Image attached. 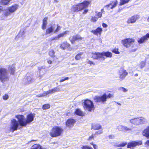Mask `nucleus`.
Here are the masks:
<instances>
[{
    "mask_svg": "<svg viewBox=\"0 0 149 149\" xmlns=\"http://www.w3.org/2000/svg\"><path fill=\"white\" fill-rule=\"evenodd\" d=\"M90 3V1L85 0L82 2L74 5L71 8V11L72 13H75L81 11L84 8H87Z\"/></svg>",
    "mask_w": 149,
    "mask_h": 149,
    "instance_id": "f257e3e1",
    "label": "nucleus"
},
{
    "mask_svg": "<svg viewBox=\"0 0 149 149\" xmlns=\"http://www.w3.org/2000/svg\"><path fill=\"white\" fill-rule=\"evenodd\" d=\"M63 132V129L61 127L55 126L51 129L49 135L52 137H56L61 136Z\"/></svg>",
    "mask_w": 149,
    "mask_h": 149,
    "instance_id": "f03ea898",
    "label": "nucleus"
},
{
    "mask_svg": "<svg viewBox=\"0 0 149 149\" xmlns=\"http://www.w3.org/2000/svg\"><path fill=\"white\" fill-rule=\"evenodd\" d=\"M113 96V95L110 93L107 95L106 93L100 96L96 95L93 98L94 102L95 103H100L104 104L107 101V99L110 98Z\"/></svg>",
    "mask_w": 149,
    "mask_h": 149,
    "instance_id": "7ed1b4c3",
    "label": "nucleus"
},
{
    "mask_svg": "<svg viewBox=\"0 0 149 149\" xmlns=\"http://www.w3.org/2000/svg\"><path fill=\"white\" fill-rule=\"evenodd\" d=\"M83 107L85 109L89 111L94 110L95 109L94 105L93 102L88 99L84 100L83 102Z\"/></svg>",
    "mask_w": 149,
    "mask_h": 149,
    "instance_id": "20e7f679",
    "label": "nucleus"
},
{
    "mask_svg": "<svg viewBox=\"0 0 149 149\" xmlns=\"http://www.w3.org/2000/svg\"><path fill=\"white\" fill-rule=\"evenodd\" d=\"M15 117L18 120V122L21 127H26V120L24 115L21 114H17L15 116Z\"/></svg>",
    "mask_w": 149,
    "mask_h": 149,
    "instance_id": "39448f33",
    "label": "nucleus"
},
{
    "mask_svg": "<svg viewBox=\"0 0 149 149\" xmlns=\"http://www.w3.org/2000/svg\"><path fill=\"white\" fill-rule=\"evenodd\" d=\"M20 124L18 121L15 119H13L11 121L10 126L9 130L10 131L13 132L17 130Z\"/></svg>",
    "mask_w": 149,
    "mask_h": 149,
    "instance_id": "423d86ee",
    "label": "nucleus"
},
{
    "mask_svg": "<svg viewBox=\"0 0 149 149\" xmlns=\"http://www.w3.org/2000/svg\"><path fill=\"white\" fill-rule=\"evenodd\" d=\"M135 42V39L130 38H126L121 40V43L123 45L127 48H128L132 43H134Z\"/></svg>",
    "mask_w": 149,
    "mask_h": 149,
    "instance_id": "0eeeda50",
    "label": "nucleus"
},
{
    "mask_svg": "<svg viewBox=\"0 0 149 149\" xmlns=\"http://www.w3.org/2000/svg\"><path fill=\"white\" fill-rule=\"evenodd\" d=\"M142 144V142L141 141H132L127 143V148L133 149L136 146H139Z\"/></svg>",
    "mask_w": 149,
    "mask_h": 149,
    "instance_id": "6e6552de",
    "label": "nucleus"
},
{
    "mask_svg": "<svg viewBox=\"0 0 149 149\" xmlns=\"http://www.w3.org/2000/svg\"><path fill=\"white\" fill-rule=\"evenodd\" d=\"M76 122V120L72 118L68 119L65 122V126L67 127L71 128L73 127Z\"/></svg>",
    "mask_w": 149,
    "mask_h": 149,
    "instance_id": "1a4fd4ad",
    "label": "nucleus"
},
{
    "mask_svg": "<svg viewBox=\"0 0 149 149\" xmlns=\"http://www.w3.org/2000/svg\"><path fill=\"white\" fill-rule=\"evenodd\" d=\"M131 123L134 125H138L144 123V121L141 118H137L131 119L130 120Z\"/></svg>",
    "mask_w": 149,
    "mask_h": 149,
    "instance_id": "9d476101",
    "label": "nucleus"
},
{
    "mask_svg": "<svg viewBox=\"0 0 149 149\" xmlns=\"http://www.w3.org/2000/svg\"><path fill=\"white\" fill-rule=\"evenodd\" d=\"M119 77L120 80H123L128 74V72L123 68H121L119 71Z\"/></svg>",
    "mask_w": 149,
    "mask_h": 149,
    "instance_id": "9b49d317",
    "label": "nucleus"
},
{
    "mask_svg": "<svg viewBox=\"0 0 149 149\" xmlns=\"http://www.w3.org/2000/svg\"><path fill=\"white\" fill-rule=\"evenodd\" d=\"M60 47L62 50L67 49L70 50L71 49L70 44L67 41L62 42L60 45Z\"/></svg>",
    "mask_w": 149,
    "mask_h": 149,
    "instance_id": "f8f14e48",
    "label": "nucleus"
},
{
    "mask_svg": "<svg viewBox=\"0 0 149 149\" xmlns=\"http://www.w3.org/2000/svg\"><path fill=\"white\" fill-rule=\"evenodd\" d=\"M60 91V89L58 87H56L53 88L49 90L48 91L44 92L42 94V95H40L39 96V97H41L43 96H45L49 94H51L56 92H59Z\"/></svg>",
    "mask_w": 149,
    "mask_h": 149,
    "instance_id": "ddd939ff",
    "label": "nucleus"
},
{
    "mask_svg": "<svg viewBox=\"0 0 149 149\" xmlns=\"http://www.w3.org/2000/svg\"><path fill=\"white\" fill-rule=\"evenodd\" d=\"M139 18V15H133L128 18L127 21V23L128 24L134 23Z\"/></svg>",
    "mask_w": 149,
    "mask_h": 149,
    "instance_id": "4468645a",
    "label": "nucleus"
},
{
    "mask_svg": "<svg viewBox=\"0 0 149 149\" xmlns=\"http://www.w3.org/2000/svg\"><path fill=\"white\" fill-rule=\"evenodd\" d=\"M91 57L94 60H102L101 52H92L91 53Z\"/></svg>",
    "mask_w": 149,
    "mask_h": 149,
    "instance_id": "2eb2a0df",
    "label": "nucleus"
},
{
    "mask_svg": "<svg viewBox=\"0 0 149 149\" xmlns=\"http://www.w3.org/2000/svg\"><path fill=\"white\" fill-rule=\"evenodd\" d=\"M35 117V114L31 113L27 115L26 116V122L27 125L29 124L33 121Z\"/></svg>",
    "mask_w": 149,
    "mask_h": 149,
    "instance_id": "dca6fc26",
    "label": "nucleus"
},
{
    "mask_svg": "<svg viewBox=\"0 0 149 149\" xmlns=\"http://www.w3.org/2000/svg\"><path fill=\"white\" fill-rule=\"evenodd\" d=\"M103 30L102 28L97 27L95 30H93L91 32L94 35L97 36H100L102 33Z\"/></svg>",
    "mask_w": 149,
    "mask_h": 149,
    "instance_id": "f3484780",
    "label": "nucleus"
},
{
    "mask_svg": "<svg viewBox=\"0 0 149 149\" xmlns=\"http://www.w3.org/2000/svg\"><path fill=\"white\" fill-rule=\"evenodd\" d=\"M83 38L81 37L80 35L76 34L72 37V38L70 40V41L72 44H73L74 43L75 41L77 40H81Z\"/></svg>",
    "mask_w": 149,
    "mask_h": 149,
    "instance_id": "a211bd4d",
    "label": "nucleus"
},
{
    "mask_svg": "<svg viewBox=\"0 0 149 149\" xmlns=\"http://www.w3.org/2000/svg\"><path fill=\"white\" fill-rule=\"evenodd\" d=\"M118 3V1L117 0L115 1H111L110 3L105 6V7L108 8L110 6H111L110 7L111 9H113V8L115 7L117 5Z\"/></svg>",
    "mask_w": 149,
    "mask_h": 149,
    "instance_id": "6ab92c4d",
    "label": "nucleus"
},
{
    "mask_svg": "<svg viewBox=\"0 0 149 149\" xmlns=\"http://www.w3.org/2000/svg\"><path fill=\"white\" fill-rule=\"evenodd\" d=\"M101 54L102 61H104L105 59L104 56H106V57L111 58L112 56V54L111 52L108 51L102 52H101Z\"/></svg>",
    "mask_w": 149,
    "mask_h": 149,
    "instance_id": "aec40b11",
    "label": "nucleus"
},
{
    "mask_svg": "<svg viewBox=\"0 0 149 149\" xmlns=\"http://www.w3.org/2000/svg\"><path fill=\"white\" fill-rule=\"evenodd\" d=\"M91 129H93L94 130H97L102 129V128L100 124L94 123L92 125Z\"/></svg>",
    "mask_w": 149,
    "mask_h": 149,
    "instance_id": "412c9836",
    "label": "nucleus"
},
{
    "mask_svg": "<svg viewBox=\"0 0 149 149\" xmlns=\"http://www.w3.org/2000/svg\"><path fill=\"white\" fill-rule=\"evenodd\" d=\"M18 6L17 5L15 4L9 7L8 10L10 12L12 13L17 10L18 8Z\"/></svg>",
    "mask_w": 149,
    "mask_h": 149,
    "instance_id": "4be33fe9",
    "label": "nucleus"
},
{
    "mask_svg": "<svg viewBox=\"0 0 149 149\" xmlns=\"http://www.w3.org/2000/svg\"><path fill=\"white\" fill-rule=\"evenodd\" d=\"M142 134L143 136L149 138V126L147 127L142 132Z\"/></svg>",
    "mask_w": 149,
    "mask_h": 149,
    "instance_id": "5701e85b",
    "label": "nucleus"
},
{
    "mask_svg": "<svg viewBox=\"0 0 149 149\" xmlns=\"http://www.w3.org/2000/svg\"><path fill=\"white\" fill-rule=\"evenodd\" d=\"M74 113L76 115L79 116H83L85 115L84 113L80 109L78 108L75 109Z\"/></svg>",
    "mask_w": 149,
    "mask_h": 149,
    "instance_id": "b1692460",
    "label": "nucleus"
},
{
    "mask_svg": "<svg viewBox=\"0 0 149 149\" xmlns=\"http://www.w3.org/2000/svg\"><path fill=\"white\" fill-rule=\"evenodd\" d=\"M48 17H44L42 20V28L43 30H45L47 24V20Z\"/></svg>",
    "mask_w": 149,
    "mask_h": 149,
    "instance_id": "393cba45",
    "label": "nucleus"
},
{
    "mask_svg": "<svg viewBox=\"0 0 149 149\" xmlns=\"http://www.w3.org/2000/svg\"><path fill=\"white\" fill-rule=\"evenodd\" d=\"M54 27L53 26H51L46 29L45 34L47 35L50 34L52 32L54 31Z\"/></svg>",
    "mask_w": 149,
    "mask_h": 149,
    "instance_id": "a878e982",
    "label": "nucleus"
},
{
    "mask_svg": "<svg viewBox=\"0 0 149 149\" xmlns=\"http://www.w3.org/2000/svg\"><path fill=\"white\" fill-rule=\"evenodd\" d=\"M9 69L10 71V74L13 75L15 74V67L13 65H10L9 67Z\"/></svg>",
    "mask_w": 149,
    "mask_h": 149,
    "instance_id": "bb28decb",
    "label": "nucleus"
},
{
    "mask_svg": "<svg viewBox=\"0 0 149 149\" xmlns=\"http://www.w3.org/2000/svg\"><path fill=\"white\" fill-rule=\"evenodd\" d=\"M31 148V149H42V146L39 144H35L32 145Z\"/></svg>",
    "mask_w": 149,
    "mask_h": 149,
    "instance_id": "cd10ccee",
    "label": "nucleus"
},
{
    "mask_svg": "<svg viewBox=\"0 0 149 149\" xmlns=\"http://www.w3.org/2000/svg\"><path fill=\"white\" fill-rule=\"evenodd\" d=\"M66 32V31H65L58 34L54 38V39H58L60 38L63 37L64 36V35L67 33Z\"/></svg>",
    "mask_w": 149,
    "mask_h": 149,
    "instance_id": "c85d7f7f",
    "label": "nucleus"
},
{
    "mask_svg": "<svg viewBox=\"0 0 149 149\" xmlns=\"http://www.w3.org/2000/svg\"><path fill=\"white\" fill-rule=\"evenodd\" d=\"M83 52H80L77 54L75 56V58L76 60H79L81 58V56L83 54Z\"/></svg>",
    "mask_w": 149,
    "mask_h": 149,
    "instance_id": "c756f323",
    "label": "nucleus"
},
{
    "mask_svg": "<svg viewBox=\"0 0 149 149\" xmlns=\"http://www.w3.org/2000/svg\"><path fill=\"white\" fill-rule=\"evenodd\" d=\"M10 0H0V4L3 5L8 4Z\"/></svg>",
    "mask_w": 149,
    "mask_h": 149,
    "instance_id": "7c9ffc66",
    "label": "nucleus"
},
{
    "mask_svg": "<svg viewBox=\"0 0 149 149\" xmlns=\"http://www.w3.org/2000/svg\"><path fill=\"white\" fill-rule=\"evenodd\" d=\"M146 40H147L146 38L144 36H143L138 40V42L139 44H141L144 43Z\"/></svg>",
    "mask_w": 149,
    "mask_h": 149,
    "instance_id": "2f4dec72",
    "label": "nucleus"
},
{
    "mask_svg": "<svg viewBox=\"0 0 149 149\" xmlns=\"http://www.w3.org/2000/svg\"><path fill=\"white\" fill-rule=\"evenodd\" d=\"M119 6H122L126 3H127L130 0H120Z\"/></svg>",
    "mask_w": 149,
    "mask_h": 149,
    "instance_id": "473e14b6",
    "label": "nucleus"
},
{
    "mask_svg": "<svg viewBox=\"0 0 149 149\" xmlns=\"http://www.w3.org/2000/svg\"><path fill=\"white\" fill-rule=\"evenodd\" d=\"M50 105L49 104H43L42 106V109L43 110H46L50 108Z\"/></svg>",
    "mask_w": 149,
    "mask_h": 149,
    "instance_id": "72a5a7b5",
    "label": "nucleus"
},
{
    "mask_svg": "<svg viewBox=\"0 0 149 149\" xmlns=\"http://www.w3.org/2000/svg\"><path fill=\"white\" fill-rule=\"evenodd\" d=\"M48 54L49 56L52 57H54L55 56V52L53 50H50L49 51Z\"/></svg>",
    "mask_w": 149,
    "mask_h": 149,
    "instance_id": "f704fd0d",
    "label": "nucleus"
},
{
    "mask_svg": "<svg viewBox=\"0 0 149 149\" xmlns=\"http://www.w3.org/2000/svg\"><path fill=\"white\" fill-rule=\"evenodd\" d=\"M127 144V143L126 142H123L120 144H119L116 145L117 147H123L125 146Z\"/></svg>",
    "mask_w": 149,
    "mask_h": 149,
    "instance_id": "c9c22d12",
    "label": "nucleus"
},
{
    "mask_svg": "<svg viewBox=\"0 0 149 149\" xmlns=\"http://www.w3.org/2000/svg\"><path fill=\"white\" fill-rule=\"evenodd\" d=\"M111 51L113 53L116 54H118L120 53V52L118 51V49L116 47L114 48Z\"/></svg>",
    "mask_w": 149,
    "mask_h": 149,
    "instance_id": "e433bc0d",
    "label": "nucleus"
},
{
    "mask_svg": "<svg viewBox=\"0 0 149 149\" xmlns=\"http://www.w3.org/2000/svg\"><path fill=\"white\" fill-rule=\"evenodd\" d=\"M98 18L95 16H92L91 19V22H95L97 21Z\"/></svg>",
    "mask_w": 149,
    "mask_h": 149,
    "instance_id": "4c0bfd02",
    "label": "nucleus"
},
{
    "mask_svg": "<svg viewBox=\"0 0 149 149\" xmlns=\"http://www.w3.org/2000/svg\"><path fill=\"white\" fill-rule=\"evenodd\" d=\"M81 149H93L91 146H83L81 147Z\"/></svg>",
    "mask_w": 149,
    "mask_h": 149,
    "instance_id": "58836bf2",
    "label": "nucleus"
},
{
    "mask_svg": "<svg viewBox=\"0 0 149 149\" xmlns=\"http://www.w3.org/2000/svg\"><path fill=\"white\" fill-rule=\"evenodd\" d=\"M96 16L98 18H101L102 17V13L101 12H96Z\"/></svg>",
    "mask_w": 149,
    "mask_h": 149,
    "instance_id": "ea45409f",
    "label": "nucleus"
},
{
    "mask_svg": "<svg viewBox=\"0 0 149 149\" xmlns=\"http://www.w3.org/2000/svg\"><path fill=\"white\" fill-rule=\"evenodd\" d=\"M122 129L123 131H128L131 130V129L128 128L126 126H123L122 127Z\"/></svg>",
    "mask_w": 149,
    "mask_h": 149,
    "instance_id": "a19ab883",
    "label": "nucleus"
},
{
    "mask_svg": "<svg viewBox=\"0 0 149 149\" xmlns=\"http://www.w3.org/2000/svg\"><path fill=\"white\" fill-rule=\"evenodd\" d=\"M95 136V134H92L91 136H90L88 139V140L91 141L94 139Z\"/></svg>",
    "mask_w": 149,
    "mask_h": 149,
    "instance_id": "79ce46f5",
    "label": "nucleus"
},
{
    "mask_svg": "<svg viewBox=\"0 0 149 149\" xmlns=\"http://www.w3.org/2000/svg\"><path fill=\"white\" fill-rule=\"evenodd\" d=\"M60 29L61 27L58 25H57V26L56 28L54 31V33H56L58 32L60 30Z\"/></svg>",
    "mask_w": 149,
    "mask_h": 149,
    "instance_id": "37998d69",
    "label": "nucleus"
},
{
    "mask_svg": "<svg viewBox=\"0 0 149 149\" xmlns=\"http://www.w3.org/2000/svg\"><path fill=\"white\" fill-rule=\"evenodd\" d=\"M103 132L102 130L96 131L95 134V135H99L102 134Z\"/></svg>",
    "mask_w": 149,
    "mask_h": 149,
    "instance_id": "c03bdc74",
    "label": "nucleus"
},
{
    "mask_svg": "<svg viewBox=\"0 0 149 149\" xmlns=\"http://www.w3.org/2000/svg\"><path fill=\"white\" fill-rule=\"evenodd\" d=\"M119 90H121L123 92H126L128 91V90L124 87H121L119 88Z\"/></svg>",
    "mask_w": 149,
    "mask_h": 149,
    "instance_id": "a18cd8bd",
    "label": "nucleus"
},
{
    "mask_svg": "<svg viewBox=\"0 0 149 149\" xmlns=\"http://www.w3.org/2000/svg\"><path fill=\"white\" fill-rule=\"evenodd\" d=\"M87 63L88 64H90L91 65H94L95 64V63H94L93 61L90 60H88V61H87Z\"/></svg>",
    "mask_w": 149,
    "mask_h": 149,
    "instance_id": "49530a36",
    "label": "nucleus"
},
{
    "mask_svg": "<svg viewBox=\"0 0 149 149\" xmlns=\"http://www.w3.org/2000/svg\"><path fill=\"white\" fill-rule=\"evenodd\" d=\"M8 98V96L7 94H5L3 96V98L4 100H6Z\"/></svg>",
    "mask_w": 149,
    "mask_h": 149,
    "instance_id": "de8ad7c7",
    "label": "nucleus"
},
{
    "mask_svg": "<svg viewBox=\"0 0 149 149\" xmlns=\"http://www.w3.org/2000/svg\"><path fill=\"white\" fill-rule=\"evenodd\" d=\"M69 79L68 77H66L60 80V82H63L66 80H68Z\"/></svg>",
    "mask_w": 149,
    "mask_h": 149,
    "instance_id": "09e8293b",
    "label": "nucleus"
},
{
    "mask_svg": "<svg viewBox=\"0 0 149 149\" xmlns=\"http://www.w3.org/2000/svg\"><path fill=\"white\" fill-rule=\"evenodd\" d=\"M88 11V9H86L84 10L83 11L82 13L83 14H86Z\"/></svg>",
    "mask_w": 149,
    "mask_h": 149,
    "instance_id": "8fccbe9b",
    "label": "nucleus"
},
{
    "mask_svg": "<svg viewBox=\"0 0 149 149\" xmlns=\"http://www.w3.org/2000/svg\"><path fill=\"white\" fill-rule=\"evenodd\" d=\"M146 38V39L147 40L149 38V32L147 33L144 36Z\"/></svg>",
    "mask_w": 149,
    "mask_h": 149,
    "instance_id": "3c124183",
    "label": "nucleus"
},
{
    "mask_svg": "<svg viewBox=\"0 0 149 149\" xmlns=\"http://www.w3.org/2000/svg\"><path fill=\"white\" fill-rule=\"evenodd\" d=\"M108 137L109 139H113L114 137V136L113 135H110L108 136Z\"/></svg>",
    "mask_w": 149,
    "mask_h": 149,
    "instance_id": "603ef678",
    "label": "nucleus"
},
{
    "mask_svg": "<svg viewBox=\"0 0 149 149\" xmlns=\"http://www.w3.org/2000/svg\"><path fill=\"white\" fill-rule=\"evenodd\" d=\"M103 27L104 28H107V25L105 23H103L102 24Z\"/></svg>",
    "mask_w": 149,
    "mask_h": 149,
    "instance_id": "864d4df0",
    "label": "nucleus"
},
{
    "mask_svg": "<svg viewBox=\"0 0 149 149\" xmlns=\"http://www.w3.org/2000/svg\"><path fill=\"white\" fill-rule=\"evenodd\" d=\"M3 10V7L0 6V13Z\"/></svg>",
    "mask_w": 149,
    "mask_h": 149,
    "instance_id": "5fc2aeb1",
    "label": "nucleus"
},
{
    "mask_svg": "<svg viewBox=\"0 0 149 149\" xmlns=\"http://www.w3.org/2000/svg\"><path fill=\"white\" fill-rule=\"evenodd\" d=\"M137 50L136 49H131L130 50V52H135Z\"/></svg>",
    "mask_w": 149,
    "mask_h": 149,
    "instance_id": "6e6d98bb",
    "label": "nucleus"
},
{
    "mask_svg": "<svg viewBox=\"0 0 149 149\" xmlns=\"http://www.w3.org/2000/svg\"><path fill=\"white\" fill-rule=\"evenodd\" d=\"M145 145H146L147 146H149V140L147 141L145 143Z\"/></svg>",
    "mask_w": 149,
    "mask_h": 149,
    "instance_id": "4d7b16f0",
    "label": "nucleus"
},
{
    "mask_svg": "<svg viewBox=\"0 0 149 149\" xmlns=\"http://www.w3.org/2000/svg\"><path fill=\"white\" fill-rule=\"evenodd\" d=\"M47 62L49 64H51L52 63V61L51 60H48L47 61Z\"/></svg>",
    "mask_w": 149,
    "mask_h": 149,
    "instance_id": "13d9d810",
    "label": "nucleus"
},
{
    "mask_svg": "<svg viewBox=\"0 0 149 149\" xmlns=\"http://www.w3.org/2000/svg\"><path fill=\"white\" fill-rule=\"evenodd\" d=\"M93 147L94 149H97V146L96 145H93Z\"/></svg>",
    "mask_w": 149,
    "mask_h": 149,
    "instance_id": "bf43d9fd",
    "label": "nucleus"
},
{
    "mask_svg": "<svg viewBox=\"0 0 149 149\" xmlns=\"http://www.w3.org/2000/svg\"><path fill=\"white\" fill-rule=\"evenodd\" d=\"M104 9H102L101 10V13H103V12H104Z\"/></svg>",
    "mask_w": 149,
    "mask_h": 149,
    "instance_id": "052dcab7",
    "label": "nucleus"
},
{
    "mask_svg": "<svg viewBox=\"0 0 149 149\" xmlns=\"http://www.w3.org/2000/svg\"><path fill=\"white\" fill-rule=\"evenodd\" d=\"M147 20L148 22H149V16L148 17V18L147 19Z\"/></svg>",
    "mask_w": 149,
    "mask_h": 149,
    "instance_id": "680f3d73",
    "label": "nucleus"
},
{
    "mask_svg": "<svg viewBox=\"0 0 149 149\" xmlns=\"http://www.w3.org/2000/svg\"><path fill=\"white\" fill-rule=\"evenodd\" d=\"M138 74L137 73H136L135 74L134 76H138Z\"/></svg>",
    "mask_w": 149,
    "mask_h": 149,
    "instance_id": "e2e57ef3",
    "label": "nucleus"
},
{
    "mask_svg": "<svg viewBox=\"0 0 149 149\" xmlns=\"http://www.w3.org/2000/svg\"><path fill=\"white\" fill-rule=\"evenodd\" d=\"M90 144H91V145H92L93 146V145H95L93 143V142H91L90 143Z\"/></svg>",
    "mask_w": 149,
    "mask_h": 149,
    "instance_id": "0e129e2a",
    "label": "nucleus"
},
{
    "mask_svg": "<svg viewBox=\"0 0 149 149\" xmlns=\"http://www.w3.org/2000/svg\"><path fill=\"white\" fill-rule=\"evenodd\" d=\"M58 0H54V1L56 2H57L58 1Z\"/></svg>",
    "mask_w": 149,
    "mask_h": 149,
    "instance_id": "69168bd1",
    "label": "nucleus"
},
{
    "mask_svg": "<svg viewBox=\"0 0 149 149\" xmlns=\"http://www.w3.org/2000/svg\"><path fill=\"white\" fill-rule=\"evenodd\" d=\"M36 140H32V141H36Z\"/></svg>",
    "mask_w": 149,
    "mask_h": 149,
    "instance_id": "338daca9",
    "label": "nucleus"
}]
</instances>
